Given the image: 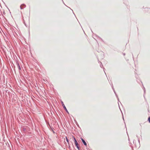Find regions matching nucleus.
I'll use <instances>...</instances> for the list:
<instances>
[{"label": "nucleus", "mask_w": 150, "mask_h": 150, "mask_svg": "<svg viewBox=\"0 0 150 150\" xmlns=\"http://www.w3.org/2000/svg\"><path fill=\"white\" fill-rule=\"evenodd\" d=\"M61 103L62 104V106H63V108H64V110L66 111V112L67 113L69 114V112L67 110V108H66L65 105L64 104L63 102L62 101Z\"/></svg>", "instance_id": "f257e3e1"}, {"label": "nucleus", "mask_w": 150, "mask_h": 150, "mask_svg": "<svg viewBox=\"0 0 150 150\" xmlns=\"http://www.w3.org/2000/svg\"><path fill=\"white\" fill-rule=\"evenodd\" d=\"M81 139L82 141V143L84 145L86 146H87V144L85 140L82 137L81 138Z\"/></svg>", "instance_id": "f03ea898"}, {"label": "nucleus", "mask_w": 150, "mask_h": 150, "mask_svg": "<svg viewBox=\"0 0 150 150\" xmlns=\"http://www.w3.org/2000/svg\"><path fill=\"white\" fill-rule=\"evenodd\" d=\"M75 145L79 150H80V146L77 142H74Z\"/></svg>", "instance_id": "7ed1b4c3"}, {"label": "nucleus", "mask_w": 150, "mask_h": 150, "mask_svg": "<svg viewBox=\"0 0 150 150\" xmlns=\"http://www.w3.org/2000/svg\"><path fill=\"white\" fill-rule=\"evenodd\" d=\"M112 89L113 90V91H114V93H115V95L117 98V100H118V101H119V98L118 97V96L117 94H116V92H115V90H114V88H113V86H112Z\"/></svg>", "instance_id": "20e7f679"}, {"label": "nucleus", "mask_w": 150, "mask_h": 150, "mask_svg": "<svg viewBox=\"0 0 150 150\" xmlns=\"http://www.w3.org/2000/svg\"><path fill=\"white\" fill-rule=\"evenodd\" d=\"M26 7V5L24 4H23L20 6V8L22 9Z\"/></svg>", "instance_id": "39448f33"}, {"label": "nucleus", "mask_w": 150, "mask_h": 150, "mask_svg": "<svg viewBox=\"0 0 150 150\" xmlns=\"http://www.w3.org/2000/svg\"><path fill=\"white\" fill-rule=\"evenodd\" d=\"M17 65H18V68L19 69V70H20L21 69V68L20 67V66L18 63L17 62Z\"/></svg>", "instance_id": "423d86ee"}, {"label": "nucleus", "mask_w": 150, "mask_h": 150, "mask_svg": "<svg viewBox=\"0 0 150 150\" xmlns=\"http://www.w3.org/2000/svg\"><path fill=\"white\" fill-rule=\"evenodd\" d=\"M65 138H66V140L67 142L68 143V144H69V140L68 139V138L67 137H66Z\"/></svg>", "instance_id": "0eeeda50"}, {"label": "nucleus", "mask_w": 150, "mask_h": 150, "mask_svg": "<svg viewBox=\"0 0 150 150\" xmlns=\"http://www.w3.org/2000/svg\"><path fill=\"white\" fill-rule=\"evenodd\" d=\"M72 137H73V138L74 139V142H77V141H76L75 138L74 136H72Z\"/></svg>", "instance_id": "6e6552de"}, {"label": "nucleus", "mask_w": 150, "mask_h": 150, "mask_svg": "<svg viewBox=\"0 0 150 150\" xmlns=\"http://www.w3.org/2000/svg\"><path fill=\"white\" fill-rule=\"evenodd\" d=\"M72 137H73V138L74 139V142H77V141H76L75 138L74 136H72Z\"/></svg>", "instance_id": "1a4fd4ad"}, {"label": "nucleus", "mask_w": 150, "mask_h": 150, "mask_svg": "<svg viewBox=\"0 0 150 150\" xmlns=\"http://www.w3.org/2000/svg\"><path fill=\"white\" fill-rule=\"evenodd\" d=\"M148 120L149 121V122L150 123V117H148Z\"/></svg>", "instance_id": "9d476101"}, {"label": "nucleus", "mask_w": 150, "mask_h": 150, "mask_svg": "<svg viewBox=\"0 0 150 150\" xmlns=\"http://www.w3.org/2000/svg\"><path fill=\"white\" fill-rule=\"evenodd\" d=\"M100 62V66L102 68V66H103L101 62Z\"/></svg>", "instance_id": "9b49d317"}, {"label": "nucleus", "mask_w": 150, "mask_h": 150, "mask_svg": "<svg viewBox=\"0 0 150 150\" xmlns=\"http://www.w3.org/2000/svg\"><path fill=\"white\" fill-rule=\"evenodd\" d=\"M144 93H145V88H144Z\"/></svg>", "instance_id": "f8f14e48"}, {"label": "nucleus", "mask_w": 150, "mask_h": 150, "mask_svg": "<svg viewBox=\"0 0 150 150\" xmlns=\"http://www.w3.org/2000/svg\"><path fill=\"white\" fill-rule=\"evenodd\" d=\"M23 131H25V130H26L25 129V128H23Z\"/></svg>", "instance_id": "ddd939ff"}, {"label": "nucleus", "mask_w": 150, "mask_h": 150, "mask_svg": "<svg viewBox=\"0 0 150 150\" xmlns=\"http://www.w3.org/2000/svg\"><path fill=\"white\" fill-rule=\"evenodd\" d=\"M103 70H104V71L105 72V74H106V73H105V70H104L105 69V68L104 67L103 68Z\"/></svg>", "instance_id": "4468645a"}, {"label": "nucleus", "mask_w": 150, "mask_h": 150, "mask_svg": "<svg viewBox=\"0 0 150 150\" xmlns=\"http://www.w3.org/2000/svg\"><path fill=\"white\" fill-rule=\"evenodd\" d=\"M122 118H123V119L124 120V117H123V115H122Z\"/></svg>", "instance_id": "2eb2a0df"}, {"label": "nucleus", "mask_w": 150, "mask_h": 150, "mask_svg": "<svg viewBox=\"0 0 150 150\" xmlns=\"http://www.w3.org/2000/svg\"><path fill=\"white\" fill-rule=\"evenodd\" d=\"M123 54L124 55H125V53H123Z\"/></svg>", "instance_id": "dca6fc26"}, {"label": "nucleus", "mask_w": 150, "mask_h": 150, "mask_svg": "<svg viewBox=\"0 0 150 150\" xmlns=\"http://www.w3.org/2000/svg\"><path fill=\"white\" fill-rule=\"evenodd\" d=\"M118 104H119V103H118ZM118 105H119V107H120V106H119V104H118Z\"/></svg>", "instance_id": "f3484780"}, {"label": "nucleus", "mask_w": 150, "mask_h": 150, "mask_svg": "<svg viewBox=\"0 0 150 150\" xmlns=\"http://www.w3.org/2000/svg\"><path fill=\"white\" fill-rule=\"evenodd\" d=\"M53 132L54 133H55V132H54V131H53Z\"/></svg>", "instance_id": "a211bd4d"}, {"label": "nucleus", "mask_w": 150, "mask_h": 150, "mask_svg": "<svg viewBox=\"0 0 150 150\" xmlns=\"http://www.w3.org/2000/svg\"><path fill=\"white\" fill-rule=\"evenodd\" d=\"M133 143H134V140L133 141Z\"/></svg>", "instance_id": "6ab92c4d"}, {"label": "nucleus", "mask_w": 150, "mask_h": 150, "mask_svg": "<svg viewBox=\"0 0 150 150\" xmlns=\"http://www.w3.org/2000/svg\"><path fill=\"white\" fill-rule=\"evenodd\" d=\"M62 0L63 1V0Z\"/></svg>", "instance_id": "aec40b11"}]
</instances>
